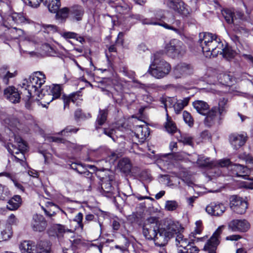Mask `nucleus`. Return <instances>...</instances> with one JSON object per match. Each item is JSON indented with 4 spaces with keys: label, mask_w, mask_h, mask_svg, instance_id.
Segmentation results:
<instances>
[{
    "label": "nucleus",
    "mask_w": 253,
    "mask_h": 253,
    "mask_svg": "<svg viewBox=\"0 0 253 253\" xmlns=\"http://www.w3.org/2000/svg\"><path fill=\"white\" fill-rule=\"evenodd\" d=\"M180 226L178 223H176L171 220H167L165 221V227L163 228L166 233L171 238L174 235L180 233Z\"/></svg>",
    "instance_id": "dca6fc26"
},
{
    "label": "nucleus",
    "mask_w": 253,
    "mask_h": 253,
    "mask_svg": "<svg viewBox=\"0 0 253 253\" xmlns=\"http://www.w3.org/2000/svg\"><path fill=\"white\" fill-rule=\"evenodd\" d=\"M15 141L17 143L18 147L12 144L8 143L6 145V148L8 151L12 155L14 154L17 155H20L21 153H23V151L27 149V145L25 142L20 137H15Z\"/></svg>",
    "instance_id": "f8f14e48"
},
{
    "label": "nucleus",
    "mask_w": 253,
    "mask_h": 253,
    "mask_svg": "<svg viewBox=\"0 0 253 253\" xmlns=\"http://www.w3.org/2000/svg\"><path fill=\"white\" fill-rule=\"evenodd\" d=\"M20 92L22 99L25 102L26 108L28 109H31L33 103L32 97L36 95L35 94L33 93V91L31 89H27L25 86H22Z\"/></svg>",
    "instance_id": "aec40b11"
},
{
    "label": "nucleus",
    "mask_w": 253,
    "mask_h": 253,
    "mask_svg": "<svg viewBox=\"0 0 253 253\" xmlns=\"http://www.w3.org/2000/svg\"><path fill=\"white\" fill-rule=\"evenodd\" d=\"M166 3L168 7L180 13L184 9V3L180 0H167Z\"/></svg>",
    "instance_id": "a878e982"
},
{
    "label": "nucleus",
    "mask_w": 253,
    "mask_h": 253,
    "mask_svg": "<svg viewBox=\"0 0 253 253\" xmlns=\"http://www.w3.org/2000/svg\"><path fill=\"white\" fill-rule=\"evenodd\" d=\"M77 95V93H73L72 95H71L69 97L67 98H65L64 99V107L67 105H68L69 102L70 101H72L73 102L75 101V99H76V96Z\"/></svg>",
    "instance_id": "052dcab7"
},
{
    "label": "nucleus",
    "mask_w": 253,
    "mask_h": 253,
    "mask_svg": "<svg viewBox=\"0 0 253 253\" xmlns=\"http://www.w3.org/2000/svg\"><path fill=\"white\" fill-rule=\"evenodd\" d=\"M94 218V215L92 214H88L85 215L84 224H87L90 221H92Z\"/></svg>",
    "instance_id": "774afa93"
},
{
    "label": "nucleus",
    "mask_w": 253,
    "mask_h": 253,
    "mask_svg": "<svg viewBox=\"0 0 253 253\" xmlns=\"http://www.w3.org/2000/svg\"><path fill=\"white\" fill-rule=\"evenodd\" d=\"M190 98L189 97L184 98L182 100H178L173 105V107L176 114H179L186 106L189 102Z\"/></svg>",
    "instance_id": "c756f323"
},
{
    "label": "nucleus",
    "mask_w": 253,
    "mask_h": 253,
    "mask_svg": "<svg viewBox=\"0 0 253 253\" xmlns=\"http://www.w3.org/2000/svg\"><path fill=\"white\" fill-rule=\"evenodd\" d=\"M83 214L81 212H79L75 217L74 221L77 222L79 226L83 230L84 228V223L83 222Z\"/></svg>",
    "instance_id": "49530a36"
},
{
    "label": "nucleus",
    "mask_w": 253,
    "mask_h": 253,
    "mask_svg": "<svg viewBox=\"0 0 253 253\" xmlns=\"http://www.w3.org/2000/svg\"><path fill=\"white\" fill-rule=\"evenodd\" d=\"M219 82L223 84H228L232 82L233 78L229 74L220 73L217 77Z\"/></svg>",
    "instance_id": "4c0bfd02"
},
{
    "label": "nucleus",
    "mask_w": 253,
    "mask_h": 253,
    "mask_svg": "<svg viewBox=\"0 0 253 253\" xmlns=\"http://www.w3.org/2000/svg\"><path fill=\"white\" fill-rule=\"evenodd\" d=\"M192 69V67L190 65L182 63L178 65L174 68L173 74L176 78H179L182 76L191 74Z\"/></svg>",
    "instance_id": "a211bd4d"
},
{
    "label": "nucleus",
    "mask_w": 253,
    "mask_h": 253,
    "mask_svg": "<svg viewBox=\"0 0 253 253\" xmlns=\"http://www.w3.org/2000/svg\"><path fill=\"white\" fill-rule=\"evenodd\" d=\"M21 198L19 195H15L8 202L7 208L11 211L17 209L21 202Z\"/></svg>",
    "instance_id": "7c9ffc66"
},
{
    "label": "nucleus",
    "mask_w": 253,
    "mask_h": 253,
    "mask_svg": "<svg viewBox=\"0 0 253 253\" xmlns=\"http://www.w3.org/2000/svg\"><path fill=\"white\" fill-rule=\"evenodd\" d=\"M154 59L150 64L148 73L156 79H162L166 77L171 70L170 64L164 59L159 58V53H155Z\"/></svg>",
    "instance_id": "f03ea898"
},
{
    "label": "nucleus",
    "mask_w": 253,
    "mask_h": 253,
    "mask_svg": "<svg viewBox=\"0 0 253 253\" xmlns=\"http://www.w3.org/2000/svg\"><path fill=\"white\" fill-rule=\"evenodd\" d=\"M10 197V191L8 188L0 184V200L5 201Z\"/></svg>",
    "instance_id": "ea45409f"
},
{
    "label": "nucleus",
    "mask_w": 253,
    "mask_h": 253,
    "mask_svg": "<svg viewBox=\"0 0 253 253\" xmlns=\"http://www.w3.org/2000/svg\"><path fill=\"white\" fill-rule=\"evenodd\" d=\"M45 82V76L41 72H37L30 77L29 84L26 85L25 83H23L22 86H25L27 89H31L33 91V93L38 96V94L41 93V90L39 91V89Z\"/></svg>",
    "instance_id": "20e7f679"
},
{
    "label": "nucleus",
    "mask_w": 253,
    "mask_h": 253,
    "mask_svg": "<svg viewBox=\"0 0 253 253\" xmlns=\"http://www.w3.org/2000/svg\"><path fill=\"white\" fill-rule=\"evenodd\" d=\"M4 95L13 103L19 102L21 98L17 89L13 86H9L5 89L4 90Z\"/></svg>",
    "instance_id": "6ab92c4d"
},
{
    "label": "nucleus",
    "mask_w": 253,
    "mask_h": 253,
    "mask_svg": "<svg viewBox=\"0 0 253 253\" xmlns=\"http://www.w3.org/2000/svg\"><path fill=\"white\" fill-rule=\"evenodd\" d=\"M228 228L234 232H245L250 228V224L246 220L234 219L229 223Z\"/></svg>",
    "instance_id": "2eb2a0df"
},
{
    "label": "nucleus",
    "mask_w": 253,
    "mask_h": 253,
    "mask_svg": "<svg viewBox=\"0 0 253 253\" xmlns=\"http://www.w3.org/2000/svg\"><path fill=\"white\" fill-rule=\"evenodd\" d=\"M240 158L244 160L247 164H253V157L249 155L244 154L241 156Z\"/></svg>",
    "instance_id": "bf43d9fd"
},
{
    "label": "nucleus",
    "mask_w": 253,
    "mask_h": 253,
    "mask_svg": "<svg viewBox=\"0 0 253 253\" xmlns=\"http://www.w3.org/2000/svg\"><path fill=\"white\" fill-rule=\"evenodd\" d=\"M217 110L216 107H213L208 110V113L205 115L206 117L205 119V123L207 126H211L214 124L217 119Z\"/></svg>",
    "instance_id": "bb28decb"
},
{
    "label": "nucleus",
    "mask_w": 253,
    "mask_h": 253,
    "mask_svg": "<svg viewBox=\"0 0 253 253\" xmlns=\"http://www.w3.org/2000/svg\"><path fill=\"white\" fill-rule=\"evenodd\" d=\"M103 132L104 134L111 137L113 140V141H115L116 135L115 133L116 132V130L115 129L104 128Z\"/></svg>",
    "instance_id": "3c124183"
},
{
    "label": "nucleus",
    "mask_w": 253,
    "mask_h": 253,
    "mask_svg": "<svg viewBox=\"0 0 253 253\" xmlns=\"http://www.w3.org/2000/svg\"><path fill=\"white\" fill-rule=\"evenodd\" d=\"M176 245L177 247L185 249L191 243L187 238H184L183 235L180 232L176 235L175 238Z\"/></svg>",
    "instance_id": "473e14b6"
},
{
    "label": "nucleus",
    "mask_w": 253,
    "mask_h": 253,
    "mask_svg": "<svg viewBox=\"0 0 253 253\" xmlns=\"http://www.w3.org/2000/svg\"><path fill=\"white\" fill-rule=\"evenodd\" d=\"M69 18L72 20L80 21L82 19L84 11L83 7L79 5H75L69 8Z\"/></svg>",
    "instance_id": "b1692460"
},
{
    "label": "nucleus",
    "mask_w": 253,
    "mask_h": 253,
    "mask_svg": "<svg viewBox=\"0 0 253 253\" xmlns=\"http://www.w3.org/2000/svg\"><path fill=\"white\" fill-rule=\"evenodd\" d=\"M222 14L225 20L229 24H234V20L236 19L235 13L230 9H226L222 11Z\"/></svg>",
    "instance_id": "f704fd0d"
},
{
    "label": "nucleus",
    "mask_w": 253,
    "mask_h": 253,
    "mask_svg": "<svg viewBox=\"0 0 253 253\" xmlns=\"http://www.w3.org/2000/svg\"><path fill=\"white\" fill-rule=\"evenodd\" d=\"M165 127L168 132L173 134L177 131L178 129L175 123L171 121L167 114V122L165 123Z\"/></svg>",
    "instance_id": "c9c22d12"
},
{
    "label": "nucleus",
    "mask_w": 253,
    "mask_h": 253,
    "mask_svg": "<svg viewBox=\"0 0 253 253\" xmlns=\"http://www.w3.org/2000/svg\"><path fill=\"white\" fill-rule=\"evenodd\" d=\"M108 116L107 110H100L96 121V128L98 129L100 126L103 125L107 120Z\"/></svg>",
    "instance_id": "2f4dec72"
},
{
    "label": "nucleus",
    "mask_w": 253,
    "mask_h": 253,
    "mask_svg": "<svg viewBox=\"0 0 253 253\" xmlns=\"http://www.w3.org/2000/svg\"><path fill=\"white\" fill-rule=\"evenodd\" d=\"M54 229L56 231H57V232L59 234L63 233L65 232V231H66L65 227L63 225H62L61 224L56 225L54 227Z\"/></svg>",
    "instance_id": "0e129e2a"
},
{
    "label": "nucleus",
    "mask_w": 253,
    "mask_h": 253,
    "mask_svg": "<svg viewBox=\"0 0 253 253\" xmlns=\"http://www.w3.org/2000/svg\"><path fill=\"white\" fill-rule=\"evenodd\" d=\"M61 90L59 84H53L52 86L46 85L41 90V93L38 94V96L40 98L44 97L45 102L49 103L60 96Z\"/></svg>",
    "instance_id": "39448f33"
},
{
    "label": "nucleus",
    "mask_w": 253,
    "mask_h": 253,
    "mask_svg": "<svg viewBox=\"0 0 253 253\" xmlns=\"http://www.w3.org/2000/svg\"><path fill=\"white\" fill-rule=\"evenodd\" d=\"M199 250L198 248L190 243L184 251H182L183 253H198Z\"/></svg>",
    "instance_id": "a18cd8bd"
},
{
    "label": "nucleus",
    "mask_w": 253,
    "mask_h": 253,
    "mask_svg": "<svg viewBox=\"0 0 253 253\" xmlns=\"http://www.w3.org/2000/svg\"><path fill=\"white\" fill-rule=\"evenodd\" d=\"M194 108L201 115L205 116L208 113L210 106L205 101L196 100L192 103Z\"/></svg>",
    "instance_id": "393cba45"
},
{
    "label": "nucleus",
    "mask_w": 253,
    "mask_h": 253,
    "mask_svg": "<svg viewBox=\"0 0 253 253\" xmlns=\"http://www.w3.org/2000/svg\"><path fill=\"white\" fill-rule=\"evenodd\" d=\"M8 222L10 224H16L18 220L14 214H11L8 217Z\"/></svg>",
    "instance_id": "69168bd1"
},
{
    "label": "nucleus",
    "mask_w": 253,
    "mask_h": 253,
    "mask_svg": "<svg viewBox=\"0 0 253 253\" xmlns=\"http://www.w3.org/2000/svg\"><path fill=\"white\" fill-rule=\"evenodd\" d=\"M69 8L64 7L60 9H59L55 13H56V16L57 19L65 20L67 17H69Z\"/></svg>",
    "instance_id": "58836bf2"
},
{
    "label": "nucleus",
    "mask_w": 253,
    "mask_h": 253,
    "mask_svg": "<svg viewBox=\"0 0 253 253\" xmlns=\"http://www.w3.org/2000/svg\"><path fill=\"white\" fill-rule=\"evenodd\" d=\"M179 142H182L184 144L191 145L192 144V138L191 137H182L180 136V138H178Z\"/></svg>",
    "instance_id": "6e6d98bb"
},
{
    "label": "nucleus",
    "mask_w": 253,
    "mask_h": 253,
    "mask_svg": "<svg viewBox=\"0 0 253 253\" xmlns=\"http://www.w3.org/2000/svg\"><path fill=\"white\" fill-rule=\"evenodd\" d=\"M12 28L13 29L12 33L13 34L16 33V35L14 36L15 38L17 39L24 35V31L21 29H18L14 26Z\"/></svg>",
    "instance_id": "4d7b16f0"
},
{
    "label": "nucleus",
    "mask_w": 253,
    "mask_h": 253,
    "mask_svg": "<svg viewBox=\"0 0 253 253\" xmlns=\"http://www.w3.org/2000/svg\"><path fill=\"white\" fill-rule=\"evenodd\" d=\"M167 53L172 58L182 55L185 51V46L181 41L172 39L165 46Z\"/></svg>",
    "instance_id": "0eeeda50"
},
{
    "label": "nucleus",
    "mask_w": 253,
    "mask_h": 253,
    "mask_svg": "<svg viewBox=\"0 0 253 253\" xmlns=\"http://www.w3.org/2000/svg\"><path fill=\"white\" fill-rule=\"evenodd\" d=\"M43 28L47 31V32H55L57 30L56 26L53 25H45L43 26Z\"/></svg>",
    "instance_id": "680f3d73"
},
{
    "label": "nucleus",
    "mask_w": 253,
    "mask_h": 253,
    "mask_svg": "<svg viewBox=\"0 0 253 253\" xmlns=\"http://www.w3.org/2000/svg\"><path fill=\"white\" fill-rule=\"evenodd\" d=\"M33 246L30 241H24L21 243L19 248L22 253H31L34 250Z\"/></svg>",
    "instance_id": "e433bc0d"
},
{
    "label": "nucleus",
    "mask_w": 253,
    "mask_h": 253,
    "mask_svg": "<svg viewBox=\"0 0 253 253\" xmlns=\"http://www.w3.org/2000/svg\"><path fill=\"white\" fill-rule=\"evenodd\" d=\"M51 244L47 241H42L39 245L37 253H51Z\"/></svg>",
    "instance_id": "72a5a7b5"
},
{
    "label": "nucleus",
    "mask_w": 253,
    "mask_h": 253,
    "mask_svg": "<svg viewBox=\"0 0 253 253\" xmlns=\"http://www.w3.org/2000/svg\"><path fill=\"white\" fill-rule=\"evenodd\" d=\"M170 239L169 235L162 228L157 232L156 235L153 240L156 245L161 247L166 245Z\"/></svg>",
    "instance_id": "412c9836"
},
{
    "label": "nucleus",
    "mask_w": 253,
    "mask_h": 253,
    "mask_svg": "<svg viewBox=\"0 0 253 253\" xmlns=\"http://www.w3.org/2000/svg\"><path fill=\"white\" fill-rule=\"evenodd\" d=\"M136 18L140 21L143 24L159 25L166 29L173 30L175 32H178L179 31L177 28L179 26L180 22L178 20L175 21L172 24H168L165 22L158 23L154 18H144L143 16L139 15H136Z\"/></svg>",
    "instance_id": "9d476101"
},
{
    "label": "nucleus",
    "mask_w": 253,
    "mask_h": 253,
    "mask_svg": "<svg viewBox=\"0 0 253 253\" xmlns=\"http://www.w3.org/2000/svg\"><path fill=\"white\" fill-rule=\"evenodd\" d=\"M118 167L124 173H129L131 170L132 166L128 159L123 158L119 161Z\"/></svg>",
    "instance_id": "c85d7f7f"
},
{
    "label": "nucleus",
    "mask_w": 253,
    "mask_h": 253,
    "mask_svg": "<svg viewBox=\"0 0 253 253\" xmlns=\"http://www.w3.org/2000/svg\"><path fill=\"white\" fill-rule=\"evenodd\" d=\"M230 208L234 212L242 214L246 211L248 203L240 197L233 195L230 198Z\"/></svg>",
    "instance_id": "6e6552de"
},
{
    "label": "nucleus",
    "mask_w": 253,
    "mask_h": 253,
    "mask_svg": "<svg viewBox=\"0 0 253 253\" xmlns=\"http://www.w3.org/2000/svg\"><path fill=\"white\" fill-rule=\"evenodd\" d=\"M247 135L244 134L234 133L229 136L230 143L235 149L244 145L247 141Z\"/></svg>",
    "instance_id": "f3484780"
},
{
    "label": "nucleus",
    "mask_w": 253,
    "mask_h": 253,
    "mask_svg": "<svg viewBox=\"0 0 253 253\" xmlns=\"http://www.w3.org/2000/svg\"><path fill=\"white\" fill-rule=\"evenodd\" d=\"M195 224L196 227L194 232V234H200L203 230L202 222L201 220H198L196 222Z\"/></svg>",
    "instance_id": "5fc2aeb1"
},
{
    "label": "nucleus",
    "mask_w": 253,
    "mask_h": 253,
    "mask_svg": "<svg viewBox=\"0 0 253 253\" xmlns=\"http://www.w3.org/2000/svg\"><path fill=\"white\" fill-rule=\"evenodd\" d=\"M149 128L145 126H136L134 129L135 136L140 143L144 142L149 134Z\"/></svg>",
    "instance_id": "4be33fe9"
},
{
    "label": "nucleus",
    "mask_w": 253,
    "mask_h": 253,
    "mask_svg": "<svg viewBox=\"0 0 253 253\" xmlns=\"http://www.w3.org/2000/svg\"><path fill=\"white\" fill-rule=\"evenodd\" d=\"M61 35L64 38L67 39H75L78 36L77 34L71 32H66L61 33Z\"/></svg>",
    "instance_id": "864d4df0"
},
{
    "label": "nucleus",
    "mask_w": 253,
    "mask_h": 253,
    "mask_svg": "<svg viewBox=\"0 0 253 253\" xmlns=\"http://www.w3.org/2000/svg\"><path fill=\"white\" fill-rule=\"evenodd\" d=\"M75 117L76 119H85L90 118L91 115L90 114H87V115L82 113V111L80 109H78L75 112Z\"/></svg>",
    "instance_id": "09e8293b"
},
{
    "label": "nucleus",
    "mask_w": 253,
    "mask_h": 253,
    "mask_svg": "<svg viewBox=\"0 0 253 253\" xmlns=\"http://www.w3.org/2000/svg\"><path fill=\"white\" fill-rule=\"evenodd\" d=\"M178 203L175 201H167L165 204V209L169 211L175 210L178 207Z\"/></svg>",
    "instance_id": "79ce46f5"
},
{
    "label": "nucleus",
    "mask_w": 253,
    "mask_h": 253,
    "mask_svg": "<svg viewBox=\"0 0 253 253\" xmlns=\"http://www.w3.org/2000/svg\"><path fill=\"white\" fill-rule=\"evenodd\" d=\"M17 75V72L15 71L14 73H10L7 72L6 74L4 75L3 78V82L5 84H7L9 83V79L15 77Z\"/></svg>",
    "instance_id": "8fccbe9b"
},
{
    "label": "nucleus",
    "mask_w": 253,
    "mask_h": 253,
    "mask_svg": "<svg viewBox=\"0 0 253 253\" xmlns=\"http://www.w3.org/2000/svg\"><path fill=\"white\" fill-rule=\"evenodd\" d=\"M43 3L53 13H56L60 6V0H43Z\"/></svg>",
    "instance_id": "cd10ccee"
},
{
    "label": "nucleus",
    "mask_w": 253,
    "mask_h": 253,
    "mask_svg": "<svg viewBox=\"0 0 253 253\" xmlns=\"http://www.w3.org/2000/svg\"><path fill=\"white\" fill-rule=\"evenodd\" d=\"M199 42L202 51L207 57H215L217 54L222 55L227 60L232 59L236 54L235 51L226 44H223L217 35L210 33L199 34Z\"/></svg>",
    "instance_id": "f257e3e1"
},
{
    "label": "nucleus",
    "mask_w": 253,
    "mask_h": 253,
    "mask_svg": "<svg viewBox=\"0 0 253 253\" xmlns=\"http://www.w3.org/2000/svg\"><path fill=\"white\" fill-rule=\"evenodd\" d=\"M183 118L184 122L187 124L189 126H193V119L189 112L186 111H184L183 113Z\"/></svg>",
    "instance_id": "37998d69"
},
{
    "label": "nucleus",
    "mask_w": 253,
    "mask_h": 253,
    "mask_svg": "<svg viewBox=\"0 0 253 253\" xmlns=\"http://www.w3.org/2000/svg\"><path fill=\"white\" fill-rule=\"evenodd\" d=\"M29 5L33 7H38L40 3L42 2L43 3V0H28Z\"/></svg>",
    "instance_id": "13d9d810"
},
{
    "label": "nucleus",
    "mask_w": 253,
    "mask_h": 253,
    "mask_svg": "<svg viewBox=\"0 0 253 253\" xmlns=\"http://www.w3.org/2000/svg\"><path fill=\"white\" fill-rule=\"evenodd\" d=\"M230 163L229 159H223L219 161L218 165L221 167H225L229 166Z\"/></svg>",
    "instance_id": "e2e57ef3"
},
{
    "label": "nucleus",
    "mask_w": 253,
    "mask_h": 253,
    "mask_svg": "<svg viewBox=\"0 0 253 253\" xmlns=\"http://www.w3.org/2000/svg\"><path fill=\"white\" fill-rule=\"evenodd\" d=\"M221 232V227H219L210 239L205 245L203 250L208 253H216L217 246L219 244L218 237Z\"/></svg>",
    "instance_id": "9b49d317"
},
{
    "label": "nucleus",
    "mask_w": 253,
    "mask_h": 253,
    "mask_svg": "<svg viewBox=\"0 0 253 253\" xmlns=\"http://www.w3.org/2000/svg\"><path fill=\"white\" fill-rule=\"evenodd\" d=\"M232 168V173L238 177H243L245 179H247L249 177L250 169L240 164H234Z\"/></svg>",
    "instance_id": "5701e85b"
},
{
    "label": "nucleus",
    "mask_w": 253,
    "mask_h": 253,
    "mask_svg": "<svg viewBox=\"0 0 253 253\" xmlns=\"http://www.w3.org/2000/svg\"><path fill=\"white\" fill-rule=\"evenodd\" d=\"M78 130V128H72V126H67L61 130L59 134L64 136H68L69 133H76Z\"/></svg>",
    "instance_id": "c03bdc74"
},
{
    "label": "nucleus",
    "mask_w": 253,
    "mask_h": 253,
    "mask_svg": "<svg viewBox=\"0 0 253 253\" xmlns=\"http://www.w3.org/2000/svg\"><path fill=\"white\" fill-rule=\"evenodd\" d=\"M29 23V20L23 14L14 13L8 16L6 20L3 22V25L8 28H13L15 25Z\"/></svg>",
    "instance_id": "1a4fd4ad"
},
{
    "label": "nucleus",
    "mask_w": 253,
    "mask_h": 253,
    "mask_svg": "<svg viewBox=\"0 0 253 253\" xmlns=\"http://www.w3.org/2000/svg\"><path fill=\"white\" fill-rule=\"evenodd\" d=\"M13 158L14 161L17 163H19L22 166L25 167L26 165V163L24 160L25 159L24 153H21L20 155L19 156V157L14 156Z\"/></svg>",
    "instance_id": "de8ad7c7"
},
{
    "label": "nucleus",
    "mask_w": 253,
    "mask_h": 253,
    "mask_svg": "<svg viewBox=\"0 0 253 253\" xmlns=\"http://www.w3.org/2000/svg\"><path fill=\"white\" fill-rule=\"evenodd\" d=\"M227 99L224 98H221L218 102V110L220 115L226 112V109L227 107Z\"/></svg>",
    "instance_id": "a19ab883"
},
{
    "label": "nucleus",
    "mask_w": 253,
    "mask_h": 253,
    "mask_svg": "<svg viewBox=\"0 0 253 253\" xmlns=\"http://www.w3.org/2000/svg\"><path fill=\"white\" fill-rule=\"evenodd\" d=\"M171 155L172 156V159L175 161H180L183 159V156L179 153H172Z\"/></svg>",
    "instance_id": "338daca9"
},
{
    "label": "nucleus",
    "mask_w": 253,
    "mask_h": 253,
    "mask_svg": "<svg viewBox=\"0 0 253 253\" xmlns=\"http://www.w3.org/2000/svg\"><path fill=\"white\" fill-rule=\"evenodd\" d=\"M1 239L3 240H7L12 236V233L9 229L4 230L1 232Z\"/></svg>",
    "instance_id": "603ef678"
},
{
    "label": "nucleus",
    "mask_w": 253,
    "mask_h": 253,
    "mask_svg": "<svg viewBox=\"0 0 253 253\" xmlns=\"http://www.w3.org/2000/svg\"><path fill=\"white\" fill-rule=\"evenodd\" d=\"M142 229V233L145 238L152 240L159 230L157 219L154 217L147 218L144 222Z\"/></svg>",
    "instance_id": "423d86ee"
},
{
    "label": "nucleus",
    "mask_w": 253,
    "mask_h": 253,
    "mask_svg": "<svg viewBox=\"0 0 253 253\" xmlns=\"http://www.w3.org/2000/svg\"><path fill=\"white\" fill-rule=\"evenodd\" d=\"M207 213L211 215L220 216L226 211V207L220 203H211L206 208Z\"/></svg>",
    "instance_id": "4468645a"
},
{
    "label": "nucleus",
    "mask_w": 253,
    "mask_h": 253,
    "mask_svg": "<svg viewBox=\"0 0 253 253\" xmlns=\"http://www.w3.org/2000/svg\"><path fill=\"white\" fill-rule=\"evenodd\" d=\"M114 174L109 171L105 177H102L101 192L102 195L107 197L115 198L119 194L118 189L114 185Z\"/></svg>",
    "instance_id": "7ed1b4c3"
},
{
    "label": "nucleus",
    "mask_w": 253,
    "mask_h": 253,
    "mask_svg": "<svg viewBox=\"0 0 253 253\" xmlns=\"http://www.w3.org/2000/svg\"><path fill=\"white\" fill-rule=\"evenodd\" d=\"M31 226L34 231L41 232L45 229L47 222L42 215L36 214L33 216Z\"/></svg>",
    "instance_id": "ddd939ff"
}]
</instances>
